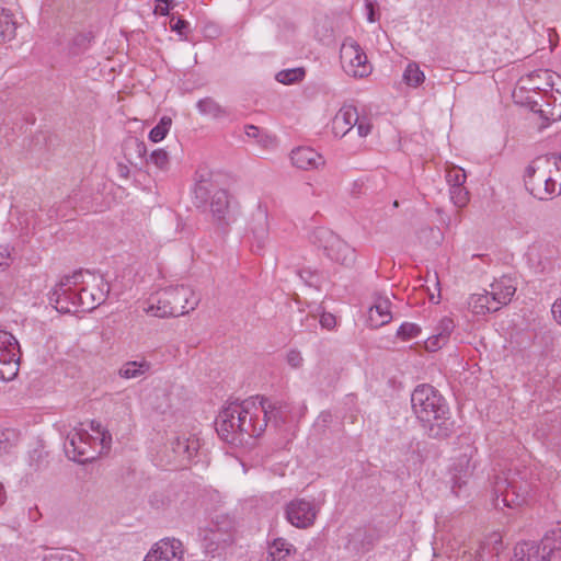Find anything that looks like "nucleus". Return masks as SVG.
Returning <instances> with one entry per match:
<instances>
[{
    "instance_id": "f257e3e1",
    "label": "nucleus",
    "mask_w": 561,
    "mask_h": 561,
    "mask_svg": "<svg viewBox=\"0 0 561 561\" xmlns=\"http://www.w3.org/2000/svg\"><path fill=\"white\" fill-rule=\"evenodd\" d=\"M289 405L263 397H252L242 402H231L225 407L217 420L218 435L228 443H236L238 436H260L271 423L278 427L287 422Z\"/></svg>"
},
{
    "instance_id": "f03ea898",
    "label": "nucleus",
    "mask_w": 561,
    "mask_h": 561,
    "mask_svg": "<svg viewBox=\"0 0 561 561\" xmlns=\"http://www.w3.org/2000/svg\"><path fill=\"white\" fill-rule=\"evenodd\" d=\"M414 414L428 430L432 437H445L449 433L447 424L449 409L443 396L430 385L417 386L411 394Z\"/></svg>"
},
{
    "instance_id": "7ed1b4c3",
    "label": "nucleus",
    "mask_w": 561,
    "mask_h": 561,
    "mask_svg": "<svg viewBox=\"0 0 561 561\" xmlns=\"http://www.w3.org/2000/svg\"><path fill=\"white\" fill-rule=\"evenodd\" d=\"M89 428L92 433L87 428L77 427L68 433L64 448L70 460L84 463L110 447L112 437L103 430L101 423L91 421Z\"/></svg>"
},
{
    "instance_id": "20e7f679",
    "label": "nucleus",
    "mask_w": 561,
    "mask_h": 561,
    "mask_svg": "<svg viewBox=\"0 0 561 561\" xmlns=\"http://www.w3.org/2000/svg\"><path fill=\"white\" fill-rule=\"evenodd\" d=\"M199 304V296L192 287L178 285L159 291L146 309L154 317H179L193 311Z\"/></svg>"
},
{
    "instance_id": "39448f33",
    "label": "nucleus",
    "mask_w": 561,
    "mask_h": 561,
    "mask_svg": "<svg viewBox=\"0 0 561 561\" xmlns=\"http://www.w3.org/2000/svg\"><path fill=\"white\" fill-rule=\"evenodd\" d=\"M551 167L550 157H539L525 171L527 191L540 201H549L561 194V182L558 183L551 174Z\"/></svg>"
},
{
    "instance_id": "423d86ee",
    "label": "nucleus",
    "mask_w": 561,
    "mask_h": 561,
    "mask_svg": "<svg viewBox=\"0 0 561 561\" xmlns=\"http://www.w3.org/2000/svg\"><path fill=\"white\" fill-rule=\"evenodd\" d=\"M88 278L95 279V274L89 271H78L72 275L65 276L54 288L50 295V302L57 311L62 313L77 312L79 307V295L82 285L89 284Z\"/></svg>"
},
{
    "instance_id": "0eeeda50",
    "label": "nucleus",
    "mask_w": 561,
    "mask_h": 561,
    "mask_svg": "<svg viewBox=\"0 0 561 561\" xmlns=\"http://www.w3.org/2000/svg\"><path fill=\"white\" fill-rule=\"evenodd\" d=\"M531 491V484L519 472H503L495 477L493 492L496 495L495 505L501 502L506 507H518L525 504Z\"/></svg>"
},
{
    "instance_id": "6e6552de",
    "label": "nucleus",
    "mask_w": 561,
    "mask_h": 561,
    "mask_svg": "<svg viewBox=\"0 0 561 561\" xmlns=\"http://www.w3.org/2000/svg\"><path fill=\"white\" fill-rule=\"evenodd\" d=\"M311 240L314 245L324 251V254L331 261L345 266H351L355 263V249L332 230L324 227L317 228L312 232Z\"/></svg>"
},
{
    "instance_id": "1a4fd4ad",
    "label": "nucleus",
    "mask_w": 561,
    "mask_h": 561,
    "mask_svg": "<svg viewBox=\"0 0 561 561\" xmlns=\"http://www.w3.org/2000/svg\"><path fill=\"white\" fill-rule=\"evenodd\" d=\"M340 59L345 73L353 78L363 79L373 71V66L368 61L365 50L351 37L342 43Z\"/></svg>"
},
{
    "instance_id": "9d476101",
    "label": "nucleus",
    "mask_w": 561,
    "mask_h": 561,
    "mask_svg": "<svg viewBox=\"0 0 561 561\" xmlns=\"http://www.w3.org/2000/svg\"><path fill=\"white\" fill-rule=\"evenodd\" d=\"M20 345L7 331H0V380H13L19 373Z\"/></svg>"
},
{
    "instance_id": "9b49d317",
    "label": "nucleus",
    "mask_w": 561,
    "mask_h": 561,
    "mask_svg": "<svg viewBox=\"0 0 561 561\" xmlns=\"http://www.w3.org/2000/svg\"><path fill=\"white\" fill-rule=\"evenodd\" d=\"M476 454L474 447L467 446L453 462L450 469L451 491L456 496H460L461 489L467 485L476 469V461L473 460Z\"/></svg>"
},
{
    "instance_id": "f8f14e48",
    "label": "nucleus",
    "mask_w": 561,
    "mask_h": 561,
    "mask_svg": "<svg viewBox=\"0 0 561 561\" xmlns=\"http://www.w3.org/2000/svg\"><path fill=\"white\" fill-rule=\"evenodd\" d=\"M318 513L319 507L316 503L305 499H295L290 501L285 508L288 523L301 529L312 526Z\"/></svg>"
},
{
    "instance_id": "ddd939ff",
    "label": "nucleus",
    "mask_w": 561,
    "mask_h": 561,
    "mask_svg": "<svg viewBox=\"0 0 561 561\" xmlns=\"http://www.w3.org/2000/svg\"><path fill=\"white\" fill-rule=\"evenodd\" d=\"M183 542L174 537H165L157 541L145 556L144 561H184Z\"/></svg>"
},
{
    "instance_id": "4468645a",
    "label": "nucleus",
    "mask_w": 561,
    "mask_h": 561,
    "mask_svg": "<svg viewBox=\"0 0 561 561\" xmlns=\"http://www.w3.org/2000/svg\"><path fill=\"white\" fill-rule=\"evenodd\" d=\"M249 232L251 234L253 251H262L268 240L270 227L267 210L261 205L257 206L251 216L249 222Z\"/></svg>"
},
{
    "instance_id": "2eb2a0df",
    "label": "nucleus",
    "mask_w": 561,
    "mask_h": 561,
    "mask_svg": "<svg viewBox=\"0 0 561 561\" xmlns=\"http://www.w3.org/2000/svg\"><path fill=\"white\" fill-rule=\"evenodd\" d=\"M549 71L537 70L519 78L513 91V99L520 100L525 92H534L535 90L550 92Z\"/></svg>"
},
{
    "instance_id": "dca6fc26",
    "label": "nucleus",
    "mask_w": 561,
    "mask_h": 561,
    "mask_svg": "<svg viewBox=\"0 0 561 561\" xmlns=\"http://www.w3.org/2000/svg\"><path fill=\"white\" fill-rule=\"evenodd\" d=\"M92 280L96 283V288L90 290L83 285L81 287V295H79L80 311H91L95 309L105 301L110 291V286L102 276L95 275V279Z\"/></svg>"
},
{
    "instance_id": "f3484780",
    "label": "nucleus",
    "mask_w": 561,
    "mask_h": 561,
    "mask_svg": "<svg viewBox=\"0 0 561 561\" xmlns=\"http://www.w3.org/2000/svg\"><path fill=\"white\" fill-rule=\"evenodd\" d=\"M390 307L391 301L387 295L381 293L375 294L374 304L368 310V325L377 329L389 323L392 319Z\"/></svg>"
},
{
    "instance_id": "a211bd4d",
    "label": "nucleus",
    "mask_w": 561,
    "mask_h": 561,
    "mask_svg": "<svg viewBox=\"0 0 561 561\" xmlns=\"http://www.w3.org/2000/svg\"><path fill=\"white\" fill-rule=\"evenodd\" d=\"M528 262L538 271H545L557 255V250L549 242L536 241L527 251Z\"/></svg>"
},
{
    "instance_id": "6ab92c4d",
    "label": "nucleus",
    "mask_w": 561,
    "mask_h": 561,
    "mask_svg": "<svg viewBox=\"0 0 561 561\" xmlns=\"http://www.w3.org/2000/svg\"><path fill=\"white\" fill-rule=\"evenodd\" d=\"M358 123V112L353 105H343L332 119V131L335 137H344Z\"/></svg>"
},
{
    "instance_id": "aec40b11",
    "label": "nucleus",
    "mask_w": 561,
    "mask_h": 561,
    "mask_svg": "<svg viewBox=\"0 0 561 561\" xmlns=\"http://www.w3.org/2000/svg\"><path fill=\"white\" fill-rule=\"evenodd\" d=\"M546 547L535 541L519 542L514 547L511 561H548Z\"/></svg>"
},
{
    "instance_id": "412c9836",
    "label": "nucleus",
    "mask_w": 561,
    "mask_h": 561,
    "mask_svg": "<svg viewBox=\"0 0 561 561\" xmlns=\"http://www.w3.org/2000/svg\"><path fill=\"white\" fill-rule=\"evenodd\" d=\"M201 536L203 538L204 551L210 557L220 554L222 550L233 542V535H229L227 530L222 534H217L203 528Z\"/></svg>"
},
{
    "instance_id": "4be33fe9",
    "label": "nucleus",
    "mask_w": 561,
    "mask_h": 561,
    "mask_svg": "<svg viewBox=\"0 0 561 561\" xmlns=\"http://www.w3.org/2000/svg\"><path fill=\"white\" fill-rule=\"evenodd\" d=\"M293 164L302 170L318 169L324 164L323 157L310 147H298L291 151Z\"/></svg>"
},
{
    "instance_id": "5701e85b",
    "label": "nucleus",
    "mask_w": 561,
    "mask_h": 561,
    "mask_svg": "<svg viewBox=\"0 0 561 561\" xmlns=\"http://www.w3.org/2000/svg\"><path fill=\"white\" fill-rule=\"evenodd\" d=\"M515 291L516 286L508 276H502L490 285V295H492L493 301L497 304V310L512 300Z\"/></svg>"
},
{
    "instance_id": "b1692460",
    "label": "nucleus",
    "mask_w": 561,
    "mask_h": 561,
    "mask_svg": "<svg viewBox=\"0 0 561 561\" xmlns=\"http://www.w3.org/2000/svg\"><path fill=\"white\" fill-rule=\"evenodd\" d=\"M210 210L219 225L227 226L229 224V196L226 191L219 190L214 193L210 202Z\"/></svg>"
},
{
    "instance_id": "393cba45",
    "label": "nucleus",
    "mask_w": 561,
    "mask_h": 561,
    "mask_svg": "<svg viewBox=\"0 0 561 561\" xmlns=\"http://www.w3.org/2000/svg\"><path fill=\"white\" fill-rule=\"evenodd\" d=\"M468 307L474 314H485L497 311V304L493 301L490 290L474 293L469 297Z\"/></svg>"
},
{
    "instance_id": "a878e982",
    "label": "nucleus",
    "mask_w": 561,
    "mask_h": 561,
    "mask_svg": "<svg viewBox=\"0 0 561 561\" xmlns=\"http://www.w3.org/2000/svg\"><path fill=\"white\" fill-rule=\"evenodd\" d=\"M199 440L196 437H176L172 442V450L182 460H191L199 449Z\"/></svg>"
},
{
    "instance_id": "bb28decb",
    "label": "nucleus",
    "mask_w": 561,
    "mask_h": 561,
    "mask_svg": "<svg viewBox=\"0 0 561 561\" xmlns=\"http://www.w3.org/2000/svg\"><path fill=\"white\" fill-rule=\"evenodd\" d=\"M296 548L286 539L277 538L268 547L267 561H288Z\"/></svg>"
},
{
    "instance_id": "cd10ccee",
    "label": "nucleus",
    "mask_w": 561,
    "mask_h": 561,
    "mask_svg": "<svg viewBox=\"0 0 561 561\" xmlns=\"http://www.w3.org/2000/svg\"><path fill=\"white\" fill-rule=\"evenodd\" d=\"M150 369L151 364L146 359L130 360L119 368L118 375L124 379H135L145 376Z\"/></svg>"
},
{
    "instance_id": "c85d7f7f",
    "label": "nucleus",
    "mask_w": 561,
    "mask_h": 561,
    "mask_svg": "<svg viewBox=\"0 0 561 561\" xmlns=\"http://www.w3.org/2000/svg\"><path fill=\"white\" fill-rule=\"evenodd\" d=\"M454 327L451 319H443L439 324V332L427 339L425 343L426 350L434 352L446 344Z\"/></svg>"
},
{
    "instance_id": "c756f323",
    "label": "nucleus",
    "mask_w": 561,
    "mask_h": 561,
    "mask_svg": "<svg viewBox=\"0 0 561 561\" xmlns=\"http://www.w3.org/2000/svg\"><path fill=\"white\" fill-rule=\"evenodd\" d=\"M196 107L201 115L219 119L228 115V112L218 102L211 98H204L196 103Z\"/></svg>"
},
{
    "instance_id": "7c9ffc66",
    "label": "nucleus",
    "mask_w": 561,
    "mask_h": 561,
    "mask_svg": "<svg viewBox=\"0 0 561 561\" xmlns=\"http://www.w3.org/2000/svg\"><path fill=\"white\" fill-rule=\"evenodd\" d=\"M15 35V23L7 9L0 10V43L10 41Z\"/></svg>"
},
{
    "instance_id": "2f4dec72",
    "label": "nucleus",
    "mask_w": 561,
    "mask_h": 561,
    "mask_svg": "<svg viewBox=\"0 0 561 561\" xmlns=\"http://www.w3.org/2000/svg\"><path fill=\"white\" fill-rule=\"evenodd\" d=\"M549 92L535 90L534 92H525L520 100H514L516 103L528 106L534 112H543L541 102Z\"/></svg>"
},
{
    "instance_id": "473e14b6",
    "label": "nucleus",
    "mask_w": 561,
    "mask_h": 561,
    "mask_svg": "<svg viewBox=\"0 0 561 561\" xmlns=\"http://www.w3.org/2000/svg\"><path fill=\"white\" fill-rule=\"evenodd\" d=\"M425 80L424 72L420 69V66L412 61L409 62L403 72V81L412 88H417Z\"/></svg>"
},
{
    "instance_id": "72a5a7b5",
    "label": "nucleus",
    "mask_w": 561,
    "mask_h": 561,
    "mask_svg": "<svg viewBox=\"0 0 561 561\" xmlns=\"http://www.w3.org/2000/svg\"><path fill=\"white\" fill-rule=\"evenodd\" d=\"M306 70L302 67L284 69L276 73L275 79L283 84H294L302 81Z\"/></svg>"
},
{
    "instance_id": "f704fd0d",
    "label": "nucleus",
    "mask_w": 561,
    "mask_h": 561,
    "mask_svg": "<svg viewBox=\"0 0 561 561\" xmlns=\"http://www.w3.org/2000/svg\"><path fill=\"white\" fill-rule=\"evenodd\" d=\"M204 529H208L217 534H222L227 530L229 535H233L234 523L229 516L217 515Z\"/></svg>"
},
{
    "instance_id": "c9c22d12",
    "label": "nucleus",
    "mask_w": 561,
    "mask_h": 561,
    "mask_svg": "<svg viewBox=\"0 0 561 561\" xmlns=\"http://www.w3.org/2000/svg\"><path fill=\"white\" fill-rule=\"evenodd\" d=\"M19 434L13 428H5L0 431V457L8 454L16 445Z\"/></svg>"
},
{
    "instance_id": "e433bc0d",
    "label": "nucleus",
    "mask_w": 561,
    "mask_h": 561,
    "mask_svg": "<svg viewBox=\"0 0 561 561\" xmlns=\"http://www.w3.org/2000/svg\"><path fill=\"white\" fill-rule=\"evenodd\" d=\"M172 125L169 116L161 117L160 122L150 130L149 139L152 142H159L165 138Z\"/></svg>"
},
{
    "instance_id": "4c0bfd02",
    "label": "nucleus",
    "mask_w": 561,
    "mask_h": 561,
    "mask_svg": "<svg viewBox=\"0 0 561 561\" xmlns=\"http://www.w3.org/2000/svg\"><path fill=\"white\" fill-rule=\"evenodd\" d=\"M42 561H82V559L77 552L51 549L44 554Z\"/></svg>"
},
{
    "instance_id": "58836bf2",
    "label": "nucleus",
    "mask_w": 561,
    "mask_h": 561,
    "mask_svg": "<svg viewBox=\"0 0 561 561\" xmlns=\"http://www.w3.org/2000/svg\"><path fill=\"white\" fill-rule=\"evenodd\" d=\"M542 545L549 554L553 551H561V527L548 531L542 538Z\"/></svg>"
},
{
    "instance_id": "ea45409f",
    "label": "nucleus",
    "mask_w": 561,
    "mask_h": 561,
    "mask_svg": "<svg viewBox=\"0 0 561 561\" xmlns=\"http://www.w3.org/2000/svg\"><path fill=\"white\" fill-rule=\"evenodd\" d=\"M467 175L463 169L453 165L447 169L446 180L450 187L462 186L466 182Z\"/></svg>"
},
{
    "instance_id": "a19ab883",
    "label": "nucleus",
    "mask_w": 561,
    "mask_h": 561,
    "mask_svg": "<svg viewBox=\"0 0 561 561\" xmlns=\"http://www.w3.org/2000/svg\"><path fill=\"white\" fill-rule=\"evenodd\" d=\"M450 198L457 207H463L468 203V191L462 186L450 187Z\"/></svg>"
},
{
    "instance_id": "79ce46f5",
    "label": "nucleus",
    "mask_w": 561,
    "mask_h": 561,
    "mask_svg": "<svg viewBox=\"0 0 561 561\" xmlns=\"http://www.w3.org/2000/svg\"><path fill=\"white\" fill-rule=\"evenodd\" d=\"M150 162L160 170H165L169 165V154L163 149H156L150 154Z\"/></svg>"
},
{
    "instance_id": "37998d69",
    "label": "nucleus",
    "mask_w": 561,
    "mask_h": 561,
    "mask_svg": "<svg viewBox=\"0 0 561 561\" xmlns=\"http://www.w3.org/2000/svg\"><path fill=\"white\" fill-rule=\"evenodd\" d=\"M420 333V328L414 323L405 322L398 329L397 335L402 340H410L416 337Z\"/></svg>"
},
{
    "instance_id": "c03bdc74",
    "label": "nucleus",
    "mask_w": 561,
    "mask_h": 561,
    "mask_svg": "<svg viewBox=\"0 0 561 561\" xmlns=\"http://www.w3.org/2000/svg\"><path fill=\"white\" fill-rule=\"evenodd\" d=\"M188 28L190 23L186 20L181 18H178L176 20L174 18L171 19V30L176 32L180 36L186 38V32Z\"/></svg>"
},
{
    "instance_id": "a18cd8bd",
    "label": "nucleus",
    "mask_w": 561,
    "mask_h": 561,
    "mask_svg": "<svg viewBox=\"0 0 561 561\" xmlns=\"http://www.w3.org/2000/svg\"><path fill=\"white\" fill-rule=\"evenodd\" d=\"M286 362L291 368H300L304 364V357L297 350H290L286 355Z\"/></svg>"
},
{
    "instance_id": "49530a36",
    "label": "nucleus",
    "mask_w": 561,
    "mask_h": 561,
    "mask_svg": "<svg viewBox=\"0 0 561 561\" xmlns=\"http://www.w3.org/2000/svg\"><path fill=\"white\" fill-rule=\"evenodd\" d=\"M11 263L12 257L9 247L0 245V271L7 270Z\"/></svg>"
},
{
    "instance_id": "de8ad7c7",
    "label": "nucleus",
    "mask_w": 561,
    "mask_h": 561,
    "mask_svg": "<svg viewBox=\"0 0 561 561\" xmlns=\"http://www.w3.org/2000/svg\"><path fill=\"white\" fill-rule=\"evenodd\" d=\"M320 324L327 330H332L336 325L335 316L330 312H323L320 317Z\"/></svg>"
},
{
    "instance_id": "09e8293b",
    "label": "nucleus",
    "mask_w": 561,
    "mask_h": 561,
    "mask_svg": "<svg viewBox=\"0 0 561 561\" xmlns=\"http://www.w3.org/2000/svg\"><path fill=\"white\" fill-rule=\"evenodd\" d=\"M355 126L357 127V134L360 137H366L371 131V124L367 118L360 119L358 117V123H356Z\"/></svg>"
},
{
    "instance_id": "8fccbe9b",
    "label": "nucleus",
    "mask_w": 561,
    "mask_h": 561,
    "mask_svg": "<svg viewBox=\"0 0 561 561\" xmlns=\"http://www.w3.org/2000/svg\"><path fill=\"white\" fill-rule=\"evenodd\" d=\"M298 275L309 286H312L317 278L316 274L309 270H301Z\"/></svg>"
},
{
    "instance_id": "3c124183",
    "label": "nucleus",
    "mask_w": 561,
    "mask_h": 561,
    "mask_svg": "<svg viewBox=\"0 0 561 561\" xmlns=\"http://www.w3.org/2000/svg\"><path fill=\"white\" fill-rule=\"evenodd\" d=\"M364 186H365V180L364 179L355 180L352 183V187H351V191H350L351 195L354 196V197H358L363 193Z\"/></svg>"
},
{
    "instance_id": "603ef678",
    "label": "nucleus",
    "mask_w": 561,
    "mask_h": 561,
    "mask_svg": "<svg viewBox=\"0 0 561 561\" xmlns=\"http://www.w3.org/2000/svg\"><path fill=\"white\" fill-rule=\"evenodd\" d=\"M172 0H157L156 12L161 15L169 14Z\"/></svg>"
},
{
    "instance_id": "864d4df0",
    "label": "nucleus",
    "mask_w": 561,
    "mask_h": 561,
    "mask_svg": "<svg viewBox=\"0 0 561 561\" xmlns=\"http://www.w3.org/2000/svg\"><path fill=\"white\" fill-rule=\"evenodd\" d=\"M551 313L556 322L561 325V297L552 304Z\"/></svg>"
},
{
    "instance_id": "5fc2aeb1",
    "label": "nucleus",
    "mask_w": 561,
    "mask_h": 561,
    "mask_svg": "<svg viewBox=\"0 0 561 561\" xmlns=\"http://www.w3.org/2000/svg\"><path fill=\"white\" fill-rule=\"evenodd\" d=\"M365 8H366V11H367V20H368V22H370V23L376 22L377 19L375 16L374 3L370 0H366L365 1Z\"/></svg>"
},
{
    "instance_id": "6e6d98bb",
    "label": "nucleus",
    "mask_w": 561,
    "mask_h": 561,
    "mask_svg": "<svg viewBox=\"0 0 561 561\" xmlns=\"http://www.w3.org/2000/svg\"><path fill=\"white\" fill-rule=\"evenodd\" d=\"M244 130H245V135L250 138H256L260 134L259 128L254 125H247Z\"/></svg>"
},
{
    "instance_id": "4d7b16f0",
    "label": "nucleus",
    "mask_w": 561,
    "mask_h": 561,
    "mask_svg": "<svg viewBox=\"0 0 561 561\" xmlns=\"http://www.w3.org/2000/svg\"><path fill=\"white\" fill-rule=\"evenodd\" d=\"M90 42V36L89 34H78L75 39H73V43L76 45H83L84 43H89Z\"/></svg>"
},
{
    "instance_id": "13d9d810",
    "label": "nucleus",
    "mask_w": 561,
    "mask_h": 561,
    "mask_svg": "<svg viewBox=\"0 0 561 561\" xmlns=\"http://www.w3.org/2000/svg\"><path fill=\"white\" fill-rule=\"evenodd\" d=\"M550 159H551V162H552V167L556 168L554 173L560 175L559 172L561 170V156H559V157H551Z\"/></svg>"
},
{
    "instance_id": "bf43d9fd",
    "label": "nucleus",
    "mask_w": 561,
    "mask_h": 561,
    "mask_svg": "<svg viewBox=\"0 0 561 561\" xmlns=\"http://www.w3.org/2000/svg\"><path fill=\"white\" fill-rule=\"evenodd\" d=\"M7 500V493H5V490L2 485V483H0V505H2Z\"/></svg>"
},
{
    "instance_id": "052dcab7",
    "label": "nucleus",
    "mask_w": 561,
    "mask_h": 561,
    "mask_svg": "<svg viewBox=\"0 0 561 561\" xmlns=\"http://www.w3.org/2000/svg\"><path fill=\"white\" fill-rule=\"evenodd\" d=\"M351 546H352V541H351V540H348V542H347V545L345 546V548H346V549H348V550H357V548H356V547H353V548H352Z\"/></svg>"
},
{
    "instance_id": "680f3d73",
    "label": "nucleus",
    "mask_w": 561,
    "mask_h": 561,
    "mask_svg": "<svg viewBox=\"0 0 561 561\" xmlns=\"http://www.w3.org/2000/svg\"><path fill=\"white\" fill-rule=\"evenodd\" d=\"M138 148H139V153L141 154L142 152L146 151V148H145V145L144 144H139L138 145Z\"/></svg>"
}]
</instances>
